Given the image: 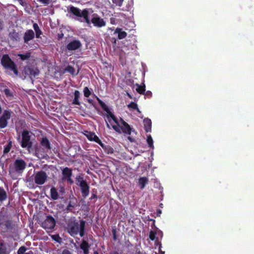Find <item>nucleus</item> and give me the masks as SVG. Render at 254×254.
Instances as JSON below:
<instances>
[{"mask_svg":"<svg viewBox=\"0 0 254 254\" xmlns=\"http://www.w3.org/2000/svg\"><path fill=\"white\" fill-rule=\"evenodd\" d=\"M105 121L109 128H111V125L115 130L119 133L123 132L127 134H131L129 126L122 119L118 120L111 112H107Z\"/></svg>","mask_w":254,"mask_h":254,"instance_id":"f257e3e1","label":"nucleus"},{"mask_svg":"<svg viewBox=\"0 0 254 254\" xmlns=\"http://www.w3.org/2000/svg\"><path fill=\"white\" fill-rule=\"evenodd\" d=\"M85 227V222L83 221H80L79 223L73 221L70 222L68 226V232L72 236L77 234L79 233L80 236L84 235V228Z\"/></svg>","mask_w":254,"mask_h":254,"instance_id":"f03ea898","label":"nucleus"},{"mask_svg":"<svg viewBox=\"0 0 254 254\" xmlns=\"http://www.w3.org/2000/svg\"><path fill=\"white\" fill-rule=\"evenodd\" d=\"M1 63L2 65L7 68L13 71L15 75H18V71L16 68V65L7 55L3 56Z\"/></svg>","mask_w":254,"mask_h":254,"instance_id":"7ed1b4c3","label":"nucleus"},{"mask_svg":"<svg viewBox=\"0 0 254 254\" xmlns=\"http://www.w3.org/2000/svg\"><path fill=\"white\" fill-rule=\"evenodd\" d=\"M69 11L78 17H83L88 24H90V20L88 17V12L86 9L81 11L77 7L71 6L69 8Z\"/></svg>","mask_w":254,"mask_h":254,"instance_id":"20e7f679","label":"nucleus"},{"mask_svg":"<svg viewBox=\"0 0 254 254\" xmlns=\"http://www.w3.org/2000/svg\"><path fill=\"white\" fill-rule=\"evenodd\" d=\"M76 182L80 187L83 196L86 197L89 194V186L86 181L82 177L78 176L76 178Z\"/></svg>","mask_w":254,"mask_h":254,"instance_id":"39448f33","label":"nucleus"},{"mask_svg":"<svg viewBox=\"0 0 254 254\" xmlns=\"http://www.w3.org/2000/svg\"><path fill=\"white\" fill-rule=\"evenodd\" d=\"M47 175L43 171L37 172L34 175L35 183L37 185L44 184L47 179Z\"/></svg>","mask_w":254,"mask_h":254,"instance_id":"423d86ee","label":"nucleus"},{"mask_svg":"<svg viewBox=\"0 0 254 254\" xmlns=\"http://www.w3.org/2000/svg\"><path fill=\"white\" fill-rule=\"evenodd\" d=\"M22 140L21 143V146L23 148L27 147L29 151L30 148L31 147L32 142L30 141V137L29 135V132L27 131H24L22 134Z\"/></svg>","mask_w":254,"mask_h":254,"instance_id":"0eeeda50","label":"nucleus"},{"mask_svg":"<svg viewBox=\"0 0 254 254\" xmlns=\"http://www.w3.org/2000/svg\"><path fill=\"white\" fill-rule=\"evenodd\" d=\"M55 220L51 216H47V218L42 223V226L46 229L52 230L55 226Z\"/></svg>","mask_w":254,"mask_h":254,"instance_id":"6e6552de","label":"nucleus"},{"mask_svg":"<svg viewBox=\"0 0 254 254\" xmlns=\"http://www.w3.org/2000/svg\"><path fill=\"white\" fill-rule=\"evenodd\" d=\"M10 113L5 111L2 116L0 118V127L4 128L7 126V121L10 118Z\"/></svg>","mask_w":254,"mask_h":254,"instance_id":"1a4fd4ad","label":"nucleus"},{"mask_svg":"<svg viewBox=\"0 0 254 254\" xmlns=\"http://www.w3.org/2000/svg\"><path fill=\"white\" fill-rule=\"evenodd\" d=\"M91 22L94 24L95 26L98 27H103L106 25V22L104 21L103 19L100 18L97 15H94L93 18L91 19Z\"/></svg>","mask_w":254,"mask_h":254,"instance_id":"9d476101","label":"nucleus"},{"mask_svg":"<svg viewBox=\"0 0 254 254\" xmlns=\"http://www.w3.org/2000/svg\"><path fill=\"white\" fill-rule=\"evenodd\" d=\"M14 166L15 171L18 173H21L25 168L26 164L22 160H17L14 163Z\"/></svg>","mask_w":254,"mask_h":254,"instance_id":"9b49d317","label":"nucleus"},{"mask_svg":"<svg viewBox=\"0 0 254 254\" xmlns=\"http://www.w3.org/2000/svg\"><path fill=\"white\" fill-rule=\"evenodd\" d=\"M25 72L26 74L29 75L31 78H32L33 77H36L39 74V70L37 68L35 67H28L25 68Z\"/></svg>","mask_w":254,"mask_h":254,"instance_id":"f8f14e48","label":"nucleus"},{"mask_svg":"<svg viewBox=\"0 0 254 254\" xmlns=\"http://www.w3.org/2000/svg\"><path fill=\"white\" fill-rule=\"evenodd\" d=\"M85 135L89 140L91 141H94L99 144L101 146H103V145L100 139L94 133L90 132H86Z\"/></svg>","mask_w":254,"mask_h":254,"instance_id":"ddd939ff","label":"nucleus"},{"mask_svg":"<svg viewBox=\"0 0 254 254\" xmlns=\"http://www.w3.org/2000/svg\"><path fill=\"white\" fill-rule=\"evenodd\" d=\"M71 170L70 169L67 168H64L63 170V180H66L67 182L72 183L73 182L71 179Z\"/></svg>","mask_w":254,"mask_h":254,"instance_id":"4468645a","label":"nucleus"},{"mask_svg":"<svg viewBox=\"0 0 254 254\" xmlns=\"http://www.w3.org/2000/svg\"><path fill=\"white\" fill-rule=\"evenodd\" d=\"M81 46V43L78 40H74L69 43L67 45V49L68 50H76Z\"/></svg>","mask_w":254,"mask_h":254,"instance_id":"2eb2a0df","label":"nucleus"},{"mask_svg":"<svg viewBox=\"0 0 254 254\" xmlns=\"http://www.w3.org/2000/svg\"><path fill=\"white\" fill-rule=\"evenodd\" d=\"M34 37V33L32 30L27 31L24 35V41L27 42Z\"/></svg>","mask_w":254,"mask_h":254,"instance_id":"dca6fc26","label":"nucleus"},{"mask_svg":"<svg viewBox=\"0 0 254 254\" xmlns=\"http://www.w3.org/2000/svg\"><path fill=\"white\" fill-rule=\"evenodd\" d=\"M143 124L145 129L146 131L148 132L151 130V121L149 119H145L143 120Z\"/></svg>","mask_w":254,"mask_h":254,"instance_id":"f3484780","label":"nucleus"},{"mask_svg":"<svg viewBox=\"0 0 254 254\" xmlns=\"http://www.w3.org/2000/svg\"><path fill=\"white\" fill-rule=\"evenodd\" d=\"M115 33L118 34V38L120 39H122L125 38L127 35V33L125 31H123L120 28H117L115 30Z\"/></svg>","mask_w":254,"mask_h":254,"instance_id":"a211bd4d","label":"nucleus"},{"mask_svg":"<svg viewBox=\"0 0 254 254\" xmlns=\"http://www.w3.org/2000/svg\"><path fill=\"white\" fill-rule=\"evenodd\" d=\"M148 180L147 178L141 177L138 180V184L140 186L141 189H143L145 185L148 183Z\"/></svg>","mask_w":254,"mask_h":254,"instance_id":"6ab92c4d","label":"nucleus"},{"mask_svg":"<svg viewBox=\"0 0 254 254\" xmlns=\"http://www.w3.org/2000/svg\"><path fill=\"white\" fill-rule=\"evenodd\" d=\"M41 145L45 150H48L50 149L49 142L46 138H43L41 140Z\"/></svg>","mask_w":254,"mask_h":254,"instance_id":"aec40b11","label":"nucleus"},{"mask_svg":"<svg viewBox=\"0 0 254 254\" xmlns=\"http://www.w3.org/2000/svg\"><path fill=\"white\" fill-rule=\"evenodd\" d=\"M80 248L83 250L85 254H88L89 245L88 243L85 241H83L80 245Z\"/></svg>","mask_w":254,"mask_h":254,"instance_id":"412c9836","label":"nucleus"},{"mask_svg":"<svg viewBox=\"0 0 254 254\" xmlns=\"http://www.w3.org/2000/svg\"><path fill=\"white\" fill-rule=\"evenodd\" d=\"M51 196L53 199L56 200L58 198L59 195L56 189L55 188H52L50 190Z\"/></svg>","mask_w":254,"mask_h":254,"instance_id":"4be33fe9","label":"nucleus"},{"mask_svg":"<svg viewBox=\"0 0 254 254\" xmlns=\"http://www.w3.org/2000/svg\"><path fill=\"white\" fill-rule=\"evenodd\" d=\"M7 195L3 189L0 188V201H3L6 198Z\"/></svg>","mask_w":254,"mask_h":254,"instance_id":"5701e85b","label":"nucleus"},{"mask_svg":"<svg viewBox=\"0 0 254 254\" xmlns=\"http://www.w3.org/2000/svg\"><path fill=\"white\" fill-rule=\"evenodd\" d=\"M80 96V93L78 91L76 90L74 92V99L73 100V104L79 105L78 98Z\"/></svg>","mask_w":254,"mask_h":254,"instance_id":"b1692460","label":"nucleus"},{"mask_svg":"<svg viewBox=\"0 0 254 254\" xmlns=\"http://www.w3.org/2000/svg\"><path fill=\"white\" fill-rule=\"evenodd\" d=\"M33 28L36 32V37L39 38L40 35L41 34V31L40 30L38 24L36 23H34L33 24Z\"/></svg>","mask_w":254,"mask_h":254,"instance_id":"393cba45","label":"nucleus"},{"mask_svg":"<svg viewBox=\"0 0 254 254\" xmlns=\"http://www.w3.org/2000/svg\"><path fill=\"white\" fill-rule=\"evenodd\" d=\"M136 90L139 93L142 94L145 91L144 85L141 86L138 84L136 85Z\"/></svg>","mask_w":254,"mask_h":254,"instance_id":"a878e982","label":"nucleus"},{"mask_svg":"<svg viewBox=\"0 0 254 254\" xmlns=\"http://www.w3.org/2000/svg\"><path fill=\"white\" fill-rule=\"evenodd\" d=\"M128 107L132 109L136 110L138 113H140L139 109L137 108V105L134 102L130 103L128 105Z\"/></svg>","mask_w":254,"mask_h":254,"instance_id":"bb28decb","label":"nucleus"},{"mask_svg":"<svg viewBox=\"0 0 254 254\" xmlns=\"http://www.w3.org/2000/svg\"><path fill=\"white\" fill-rule=\"evenodd\" d=\"M18 56H19L22 60L24 61L28 59L30 57V53H26L25 54H19Z\"/></svg>","mask_w":254,"mask_h":254,"instance_id":"cd10ccee","label":"nucleus"},{"mask_svg":"<svg viewBox=\"0 0 254 254\" xmlns=\"http://www.w3.org/2000/svg\"><path fill=\"white\" fill-rule=\"evenodd\" d=\"M65 70L68 71V72H69L70 73L72 74V75H74V74H77V72H76L75 71V69L72 67H71V66H68Z\"/></svg>","mask_w":254,"mask_h":254,"instance_id":"c85d7f7f","label":"nucleus"},{"mask_svg":"<svg viewBox=\"0 0 254 254\" xmlns=\"http://www.w3.org/2000/svg\"><path fill=\"white\" fill-rule=\"evenodd\" d=\"M147 142L148 145L150 147L153 146V141L152 138L151 137V135H149L147 136Z\"/></svg>","mask_w":254,"mask_h":254,"instance_id":"c756f323","label":"nucleus"},{"mask_svg":"<svg viewBox=\"0 0 254 254\" xmlns=\"http://www.w3.org/2000/svg\"><path fill=\"white\" fill-rule=\"evenodd\" d=\"M83 92H84V95L86 97H89L91 94L90 91H89V89L87 87H85L84 88Z\"/></svg>","mask_w":254,"mask_h":254,"instance_id":"7c9ffc66","label":"nucleus"},{"mask_svg":"<svg viewBox=\"0 0 254 254\" xmlns=\"http://www.w3.org/2000/svg\"><path fill=\"white\" fill-rule=\"evenodd\" d=\"M11 146H12L11 142H9L8 143V144H7V145L4 148V149L3 151L4 153H8L10 151Z\"/></svg>","mask_w":254,"mask_h":254,"instance_id":"2f4dec72","label":"nucleus"},{"mask_svg":"<svg viewBox=\"0 0 254 254\" xmlns=\"http://www.w3.org/2000/svg\"><path fill=\"white\" fill-rule=\"evenodd\" d=\"M113 3L115 6H121L124 0H112Z\"/></svg>","mask_w":254,"mask_h":254,"instance_id":"473e14b6","label":"nucleus"},{"mask_svg":"<svg viewBox=\"0 0 254 254\" xmlns=\"http://www.w3.org/2000/svg\"><path fill=\"white\" fill-rule=\"evenodd\" d=\"M53 0H39V1L44 5H48L52 3Z\"/></svg>","mask_w":254,"mask_h":254,"instance_id":"72a5a7b5","label":"nucleus"},{"mask_svg":"<svg viewBox=\"0 0 254 254\" xmlns=\"http://www.w3.org/2000/svg\"><path fill=\"white\" fill-rule=\"evenodd\" d=\"M51 237L56 242L60 243L61 239L58 235H52Z\"/></svg>","mask_w":254,"mask_h":254,"instance_id":"f704fd0d","label":"nucleus"},{"mask_svg":"<svg viewBox=\"0 0 254 254\" xmlns=\"http://www.w3.org/2000/svg\"><path fill=\"white\" fill-rule=\"evenodd\" d=\"M25 251H26L25 248L24 247H21L19 249V250L17 252V254H23L25 253Z\"/></svg>","mask_w":254,"mask_h":254,"instance_id":"c9c22d12","label":"nucleus"},{"mask_svg":"<svg viewBox=\"0 0 254 254\" xmlns=\"http://www.w3.org/2000/svg\"><path fill=\"white\" fill-rule=\"evenodd\" d=\"M156 237V234L153 232L151 231L149 234V238L151 240H154Z\"/></svg>","mask_w":254,"mask_h":254,"instance_id":"e433bc0d","label":"nucleus"},{"mask_svg":"<svg viewBox=\"0 0 254 254\" xmlns=\"http://www.w3.org/2000/svg\"><path fill=\"white\" fill-rule=\"evenodd\" d=\"M62 254H71V253L66 250H64L63 251Z\"/></svg>","mask_w":254,"mask_h":254,"instance_id":"4c0bfd02","label":"nucleus"},{"mask_svg":"<svg viewBox=\"0 0 254 254\" xmlns=\"http://www.w3.org/2000/svg\"><path fill=\"white\" fill-rule=\"evenodd\" d=\"M4 92H5V93L7 96H10L11 95V94L10 93V92H9V91L8 89H5Z\"/></svg>","mask_w":254,"mask_h":254,"instance_id":"58836bf2","label":"nucleus"},{"mask_svg":"<svg viewBox=\"0 0 254 254\" xmlns=\"http://www.w3.org/2000/svg\"><path fill=\"white\" fill-rule=\"evenodd\" d=\"M128 139L131 141L133 142L134 141V138L133 137H132L131 136H128Z\"/></svg>","mask_w":254,"mask_h":254,"instance_id":"ea45409f","label":"nucleus"},{"mask_svg":"<svg viewBox=\"0 0 254 254\" xmlns=\"http://www.w3.org/2000/svg\"><path fill=\"white\" fill-rule=\"evenodd\" d=\"M4 252L2 249L0 247V254H3Z\"/></svg>","mask_w":254,"mask_h":254,"instance_id":"a19ab883","label":"nucleus"},{"mask_svg":"<svg viewBox=\"0 0 254 254\" xmlns=\"http://www.w3.org/2000/svg\"><path fill=\"white\" fill-rule=\"evenodd\" d=\"M161 254H164V252L160 251Z\"/></svg>","mask_w":254,"mask_h":254,"instance_id":"79ce46f5","label":"nucleus"},{"mask_svg":"<svg viewBox=\"0 0 254 254\" xmlns=\"http://www.w3.org/2000/svg\"><path fill=\"white\" fill-rule=\"evenodd\" d=\"M131 132H134V134H136V132H134V130H132L131 129Z\"/></svg>","mask_w":254,"mask_h":254,"instance_id":"37998d69","label":"nucleus"},{"mask_svg":"<svg viewBox=\"0 0 254 254\" xmlns=\"http://www.w3.org/2000/svg\"><path fill=\"white\" fill-rule=\"evenodd\" d=\"M131 132H134V134H136V132H134V130H132L131 129Z\"/></svg>","mask_w":254,"mask_h":254,"instance_id":"c03bdc74","label":"nucleus"},{"mask_svg":"<svg viewBox=\"0 0 254 254\" xmlns=\"http://www.w3.org/2000/svg\"><path fill=\"white\" fill-rule=\"evenodd\" d=\"M158 213H159V214H161V210H159V211H158Z\"/></svg>","mask_w":254,"mask_h":254,"instance_id":"a18cd8bd","label":"nucleus"},{"mask_svg":"<svg viewBox=\"0 0 254 254\" xmlns=\"http://www.w3.org/2000/svg\"><path fill=\"white\" fill-rule=\"evenodd\" d=\"M127 95H128V96L130 98H131V96H130V95L128 93L127 94Z\"/></svg>","mask_w":254,"mask_h":254,"instance_id":"49530a36","label":"nucleus"},{"mask_svg":"<svg viewBox=\"0 0 254 254\" xmlns=\"http://www.w3.org/2000/svg\"><path fill=\"white\" fill-rule=\"evenodd\" d=\"M1 24L0 23V27L1 26Z\"/></svg>","mask_w":254,"mask_h":254,"instance_id":"de8ad7c7","label":"nucleus"},{"mask_svg":"<svg viewBox=\"0 0 254 254\" xmlns=\"http://www.w3.org/2000/svg\"><path fill=\"white\" fill-rule=\"evenodd\" d=\"M95 254H98L97 253H95Z\"/></svg>","mask_w":254,"mask_h":254,"instance_id":"09e8293b","label":"nucleus"}]
</instances>
